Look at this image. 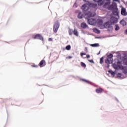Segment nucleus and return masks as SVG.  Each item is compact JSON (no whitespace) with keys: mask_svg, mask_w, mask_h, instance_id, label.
Masks as SVG:
<instances>
[{"mask_svg":"<svg viewBox=\"0 0 127 127\" xmlns=\"http://www.w3.org/2000/svg\"><path fill=\"white\" fill-rule=\"evenodd\" d=\"M94 15L95 14H92V12L90 11L85 14V17L88 19V24H90V25H95V24L97 23V20H96V19L91 18V17H93Z\"/></svg>","mask_w":127,"mask_h":127,"instance_id":"1","label":"nucleus"},{"mask_svg":"<svg viewBox=\"0 0 127 127\" xmlns=\"http://www.w3.org/2000/svg\"><path fill=\"white\" fill-rule=\"evenodd\" d=\"M103 26L104 28H107L109 31H112L113 30V26H112V23L110 21L106 22Z\"/></svg>","mask_w":127,"mask_h":127,"instance_id":"2","label":"nucleus"},{"mask_svg":"<svg viewBox=\"0 0 127 127\" xmlns=\"http://www.w3.org/2000/svg\"><path fill=\"white\" fill-rule=\"evenodd\" d=\"M59 27H60V23H59V21H57L55 23L53 27V31L55 33H57V31H58Z\"/></svg>","mask_w":127,"mask_h":127,"instance_id":"3","label":"nucleus"},{"mask_svg":"<svg viewBox=\"0 0 127 127\" xmlns=\"http://www.w3.org/2000/svg\"><path fill=\"white\" fill-rule=\"evenodd\" d=\"M33 39H39L40 40L43 41V37L42 36V35H41L39 34H37L36 35H34Z\"/></svg>","mask_w":127,"mask_h":127,"instance_id":"4","label":"nucleus"},{"mask_svg":"<svg viewBox=\"0 0 127 127\" xmlns=\"http://www.w3.org/2000/svg\"><path fill=\"white\" fill-rule=\"evenodd\" d=\"M122 65V64L121 62H118L117 64H113V67L115 68V69H116L117 70H119V69H121V66Z\"/></svg>","mask_w":127,"mask_h":127,"instance_id":"5","label":"nucleus"},{"mask_svg":"<svg viewBox=\"0 0 127 127\" xmlns=\"http://www.w3.org/2000/svg\"><path fill=\"white\" fill-rule=\"evenodd\" d=\"M103 21L102 19L98 20V24L99 28L101 29H104V25L103 24Z\"/></svg>","mask_w":127,"mask_h":127,"instance_id":"6","label":"nucleus"},{"mask_svg":"<svg viewBox=\"0 0 127 127\" xmlns=\"http://www.w3.org/2000/svg\"><path fill=\"white\" fill-rule=\"evenodd\" d=\"M109 22L111 24H113V23H117V22H118V18L115 17H112L110 18Z\"/></svg>","mask_w":127,"mask_h":127,"instance_id":"7","label":"nucleus"},{"mask_svg":"<svg viewBox=\"0 0 127 127\" xmlns=\"http://www.w3.org/2000/svg\"><path fill=\"white\" fill-rule=\"evenodd\" d=\"M117 3H113L112 4L110 5L109 6H108V9L109 10H112L113 9H115V8H117Z\"/></svg>","mask_w":127,"mask_h":127,"instance_id":"8","label":"nucleus"},{"mask_svg":"<svg viewBox=\"0 0 127 127\" xmlns=\"http://www.w3.org/2000/svg\"><path fill=\"white\" fill-rule=\"evenodd\" d=\"M81 8L84 11H87V10H89V4H84L82 5Z\"/></svg>","mask_w":127,"mask_h":127,"instance_id":"9","label":"nucleus"},{"mask_svg":"<svg viewBox=\"0 0 127 127\" xmlns=\"http://www.w3.org/2000/svg\"><path fill=\"white\" fill-rule=\"evenodd\" d=\"M39 66L41 68L42 67H44L45 65H46V62H45V60H42L40 63L39 64Z\"/></svg>","mask_w":127,"mask_h":127,"instance_id":"10","label":"nucleus"},{"mask_svg":"<svg viewBox=\"0 0 127 127\" xmlns=\"http://www.w3.org/2000/svg\"><path fill=\"white\" fill-rule=\"evenodd\" d=\"M121 14L124 15V16H126L127 15V10H126L125 8H122L121 10Z\"/></svg>","mask_w":127,"mask_h":127,"instance_id":"11","label":"nucleus"},{"mask_svg":"<svg viewBox=\"0 0 127 127\" xmlns=\"http://www.w3.org/2000/svg\"><path fill=\"white\" fill-rule=\"evenodd\" d=\"M103 0H93V1H95V2H98V5L101 6V5H103L104 3L102 2Z\"/></svg>","mask_w":127,"mask_h":127,"instance_id":"12","label":"nucleus"},{"mask_svg":"<svg viewBox=\"0 0 127 127\" xmlns=\"http://www.w3.org/2000/svg\"><path fill=\"white\" fill-rule=\"evenodd\" d=\"M113 59L108 58L105 61V63H106V64H112V63H113Z\"/></svg>","mask_w":127,"mask_h":127,"instance_id":"13","label":"nucleus"},{"mask_svg":"<svg viewBox=\"0 0 127 127\" xmlns=\"http://www.w3.org/2000/svg\"><path fill=\"white\" fill-rule=\"evenodd\" d=\"M113 14L114 15H119V13H120V11H119V9L118 8H115L113 10Z\"/></svg>","mask_w":127,"mask_h":127,"instance_id":"14","label":"nucleus"},{"mask_svg":"<svg viewBox=\"0 0 127 127\" xmlns=\"http://www.w3.org/2000/svg\"><path fill=\"white\" fill-rule=\"evenodd\" d=\"M96 92L97 94H101V93H103L104 92V89L101 88H99L96 89Z\"/></svg>","mask_w":127,"mask_h":127,"instance_id":"15","label":"nucleus"},{"mask_svg":"<svg viewBox=\"0 0 127 127\" xmlns=\"http://www.w3.org/2000/svg\"><path fill=\"white\" fill-rule=\"evenodd\" d=\"M120 23L121 25H122V26H126V25H127V22H126L124 19L120 21Z\"/></svg>","mask_w":127,"mask_h":127,"instance_id":"16","label":"nucleus"},{"mask_svg":"<svg viewBox=\"0 0 127 127\" xmlns=\"http://www.w3.org/2000/svg\"><path fill=\"white\" fill-rule=\"evenodd\" d=\"M81 27H82V28H86L88 26L87 25V24H86V23H81Z\"/></svg>","mask_w":127,"mask_h":127,"instance_id":"17","label":"nucleus"},{"mask_svg":"<svg viewBox=\"0 0 127 127\" xmlns=\"http://www.w3.org/2000/svg\"><path fill=\"white\" fill-rule=\"evenodd\" d=\"M93 30V32H95V33H98V34L101 33V31L97 28H94Z\"/></svg>","mask_w":127,"mask_h":127,"instance_id":"18","label":"nucleus"},{"mask_svg":"<svg viewBox=\"0 0 127 127\" xmlns=\"http://www.w3.org/2000/svg\"><path fill=\"white\" fill-rule=\"evenodd\" d=\"M90 6H91V7H93L94 8H97L98 5L97 4L90 3Z\"/></svg>","mask_w":127,"mask_h":127,"instance_id":"19","label":"nucleus"},{"mask_svg":"<svg viewBox=\"0 0 127 127\" xmlns=\"http://www.w3.org/2000/svg\"><path fill=\"white\" fill-rule=\"evenodd\" d=\"M109 5H110V2H106V3H105V4L103 5V7H104V8H106L109 7Z\"/></svg>","mask_w":127,"mask_h":127,"instance_id":"20","label":"nucleus"},{"mask_svg":"<svg viewBox=\"0 0 127 127\" xmlns=\"http://www.w3.org/2000/svg\"><path fill=\"white\" fill-rule=\"evenodd\" d=\"M73 34L75 35V36H78V31H77V29H74L73 30Z\"/></svg>","mask_w":127,"mask_h":127,"instance_id":"21","label":"nucleus"},{"mask_svg":"<svg viewBox=\"0 0 127 127\" xmlns=\"http://www.w3.org/2000/svg\"><path fill=\"white\" fill-rule=\"evenodd\" d=\"M77 17H78V18H80V19L83 18V14H82V12H79L78 13Z\"/></svg>","mask_w":127,"mask_h":127,"instance_id":"22","label":"nucleus"},{"mask_svg":"<svg viewBox=\"0 0 127 127\" xmlns=\"http://www.w3.org/2000/svg\"><path fill=\"white\" fill-rule=\"evenodd\" d=\"M108 72L110 73L112 76H115V75H116L115 72L113 71L112 70H109Z\"/></svg>","mask_w":127,"mask_h":127,"instance_id":"23","label":"nucleus"},{"mask_svg":"<svg viewBox=\"0 0 127 127\" xmlns=\"http://www.w3.org/2000/svg\"><path fill=\"white\" fill-rule=\"evenodd\" d=\"M91 46H92V47H99V44H91Z\"/></svg>","mask_w":127,"mask_h":127,"instance_id":"24","label":"nucleus"},{"mask_svg":"<svg viewBox=\"0 0 127 127\" xmlns=\"http://www.w3.org/2000/svg\"><path fill=\"white\" fill-rule=\"evenodd\" d=\"M103 63H104V57L100 58V64H103Z\"/></svg>","mask_w":127,"mask_h":127,"instance_id":"25","label":"nucleus"},{"mask_svg":"<svg viewBox=\"0 0 127 127\" xmlns=\"http://www.w3.org/2000/svg\"><path fill=\"white\" fill-rule=\"evenodd\" d=\"M73 30L71 29H69L68 30V33L69 34V35H72V34H73Z\"/></svg>","mask_w":127,"mask_h":127,"instance_id":"26","label":"nucleus"},{"mask_svg":"<svg viewBox=\"0 0 127 127\" xmlns=\"http://www.w3.org/2000/svg\"><path fill=\"white\" fill-rule=\"evenodd\" d=\"M80 64L81 67H83L84 68H86V64H85L83 62H81L80 63Z\"/></svg>","mask_w":127,"mask_h":127,"instance_id":"27","label":"nucleus"},{"mask_svg":"<svg viewBox=\"0 0 127 127\" xmlns=\"http://www.w3.org/2000/svg\"><path fill=\"white\" fill-rule=\"evenodd\" d=\"M115 26H116L115 30L116 31H118V30L120 29V27L119 26V25H116Z\"/></svg>","mask_w":127,"mask_h":127,"instance_id":"28","label":"nucleus"},{"mask_svg":"<svg viewBox=\"0 0 127 127\" xmlns=\"http://www.w3.org/2000/svg\"><path fill=\"white\" fill-rule=\"evenodd\" d=\"M108 58H110L111 59H113V54H110L108 56H107Z\"/></svg>","mask_w":127,"mask_h":127,"instance_id":"29","label":"nucleus"},{"mask_svg":"<svg viewBox=\"0 0 127 127\" xmlns=\"http://www.w3.org/2000/svg\"><path fill=\"white\" fill-rule=\"evenodd\" d=\"M123 63H124V65H126L127 66V59H124V60L123 61Z\"/></svg>","mask_w":127,"mask_h":127,"instance_id":"30","label":"nucleus"},{"mask_svg":"<svg viewBox=\"0 0 127 127\" xmlns=\"http://www.w3.org/2000/svg\"><path fill=\"white\" fill-rule=\"evenodd\" d=\"M65 49L66 50H70V49H71V46L70 45H68L65 47Z\"/></svg>","mask_w":127,"mask_h":127,"instance_id":"31","label":"nucleus"},{"mask_svg":"<svg viewBox=\"0 0 127 127\" xmlns=\"http://www.w3.org/2000/svg\"><path fill=\"white\" fill-rule=\"evenodd\" d=\"M82 81H83V82H85V83H87L88 84H91V82L86 79H82Z\"/></svg>","mask_w":127,"mask_h":127,"instance_id":"32","label":"nucleus"},{"mask_svg":"<svg viewBox=\"0 0 127 127\" xmlns=\"http://www.w3.org/2000/svg\"><path fill=\"white\" fill-rule=\"evenodd\" d=\"M84 51H85V52H86V53H88V48L85 47L84 49Z\"/></svg>","mask_w":127,"mask_h":127,"instance_id":"33","label":"nucleus"},{"mask_svg":"<svg viewBox=\"0 0 127 127\" xmlns=\"http://www.w3.org/2000/svg\"><path fill=\"white\" fill-rule=\"evenodd\" d=\"M83 55H86V53H80V56L83 57Z\"/></svg>","mask_w":127,"mask_h":127,"instance_id":"34","label":"nucleus"},{"mask_svg":"<svg viewBox=\"0 0 127 127\" xmlns=\"http://www.w3.org/2000/svg\"><path fill=\"white\" fill-rule=\"evenodd\" d=\"M88 62H90V63H94V61L92 60H88Z\"/></svg>","mask_w":127,"mask_h":127,"instance_id":"35","label":"nucleus"},{"mask_svg":"<svg viewBox=\"0 0 127 127\" xmlns=\"http://www.w3.org/2000/svg\"><path fill=\"white\" fill-rule=\"evenodd\" d=\"M32 67H35L36 68H37L38 67V65H35V64H33Z\"/></svg>","mask_w":127,"mask_h":127,"instance_id":"36","label":"nucleus"},{"mask_svg":"<svg viewBox=\"0 0 127 127\" xmlns=\"http://www.w3.org/2000/svg\"><path fill=\"white\" fill-rule=\"evenodd\" d=\"M72 59V57H71V56H68V57H66V59Z\"/></svg>","mask_w":127,"mask_h":127,"instance_id":"37","label":"nucleus"},{"mask_svg":"<svg viewBox=\"0 0 127 127\" xmlns=\"http://www.w3.org/2000/svg\"><path fill=\"white\" fill-rule=\"evenodd\" d=\"M48 41H53V39L51 38H49Z\"/></svg>","mask_w":127,"mask_h":127,"instance_id":"38","label":"nucleus"},{"mask_svg":"<svg viewBox=\"0 0 127 127\" xmlns=\"http://www.w3.org/2000/svg\"><path fill=\"white\" fill-rule=\"evenodd\" d=\"M118 77H122V74L118 73Z\"/></svg>","mask_w":127,"mask_h":127,"instance_id":"39","label":"nucleus"},{"mask_svg":"<svg viewBox=\"0 0 127 127\" xmlns=\"http://www.w3.org/2000/svg\"><path fill=\"white\" fill-rule=\"evenodd\" d=\"M86 58H90V55H87L86 56Z\"/></svg>","mask_w":127,"mask_h":127,"instance_id":"40","label":"nucleus"},{"mask_svg":"<svg viewBox=\"0 0 127 127\" xmlns=\"http://www.w3.org/2000/svg\"><path fill=\"white\" fill-rule=\"evenodd\" d=\"M87 0H83V1L86 2Z\"/></svg>","mask_w":127,"mask_h":127,"instance_id":"41","label":"nucleus"}]
</instances>
